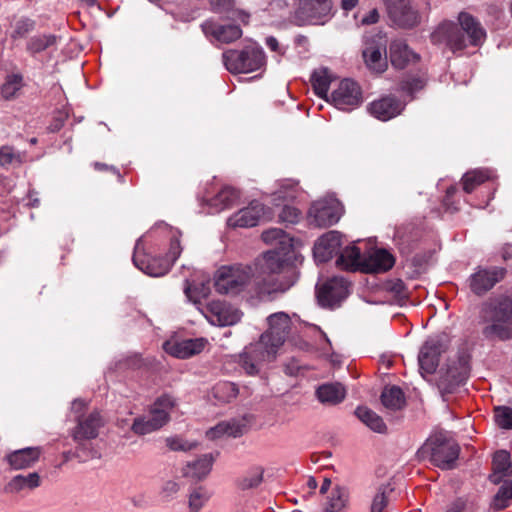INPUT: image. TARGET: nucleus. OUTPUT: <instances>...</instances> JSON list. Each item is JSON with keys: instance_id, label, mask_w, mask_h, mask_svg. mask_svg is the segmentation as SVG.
Listing matches in <instances>:
<instances>
[{"instance_id": "obj_1", "label": "nucleus", "mask_w": 512, "mask_h": 512, "mask_svg": "<svg viewBox=\"0 0 512 512\" xmlns=\"http://www.w3.org/2000/svg\"><path fill=\"white\" fill-rule=\"evenodd\" d=\"M294 258V250L266 251L259 262L262 277H256L258 293L285 292L292 287L298 280V272L292 265Z\"/></svg>"}, {"instance_id": "obj_2", "label": "nucleus", "mask_w": 512, "mask_h": 512, "mask_svg": "<svg viewBox=\"0 0 512 512\" xmlns=\"http://www.w3.org/2000/svg\"><path fill=\"white\" fill-rule=\"evenodd\" d=\"M456 23L445 21L431 34L433 44L445 46L453 53L464 50L468 45L480 46L486 39V31L481 23L466 12L459 13Z\"/></svg>"}, {"instance_id": "obj_3", "label": "nucleus", "mask_w": 512, "mask_h": 512, "mask_svg": "<svg viewBox=\"0 0 512 512\" xmlns=\"http://www.w3.org/2000/svg\"><path fill=\"white\" fill-rule=\"evenodd\" d=\"M158 230H161L169 236L170 245L169 251L164 258L150 257L144 255L141 257L139 255L141 239H138L135 245V252L133 255V263L134 265L144 272L145 274L152 277H160L165 275L172 264L177 260L180 256L182 247L180 245V236L181 233L166 223H157L150 231V233H156Z\"/></svg>"}, {"instance_id": "obj_4", "label": "nucleus", "mask_w": 512, "mask_h": 512, "mask_svg": "<svg viewBox=\"0 0 512 512\" xmlns=\"http://www.w3.org/2000/svg\"><path fill=\"white\" fill-rule=\"evenodd\" d=\"M342 247V235L331 230L317 239L313 247L314 259L318 263L329 261L333 255L338 254L335 261L336 268L341 271H352V246Z\"/></svg>"}, {"instance_id": "obj_5", "label": "nucleus", "mask_w": 512, "mask_h": 512, "mask_svg": "<svg viewBox=\"0 0 512 512\" xmlns=\"http://www.w3.org/2000/svg\"><path fill=\"white\" fill-rule=\"evenodd\" d=\"M214 286L220 294L236 295L250 287L258 292L259 282L250 266H223L215 274Z\"/></svg>"}, {"instance_id": "obj_6", "label": "nucleus", "mask_w": 512, "mask_h": 512, "mask_svg": "<svg viewBox=\"0 0 512 512\" xmlns=\"http://www.w3.org/2000/svg\"><path fill=\"white\" fill-rule=\"evenodd\" d=\"M175 404L168 394L158 397L147 414L134 418L131 430L140 436L159 430L169 422Z\"/></svg>"}, {"instance_id": "obj_7", "label": "nucleus", "mask_w": 512, "mask_h": 512, "mask_svg": "<svg viewBox=\"0 0 512 512\" xmlns=\"http://www.w3.org/2000/svg\"><path fill=\"white\" fill-rule=\"evenodd\" d=\"M419 452L429 453L431 461L437 467L452 469L458 459L460 447L456 441L440 432L431 436Z\"/></svg>"}, {"instance_id": "obj_8", "label": "nucleus", "mask_w": 512, "mask_h": 512, "mask_svg": "<svg viewBox=\"0 0 512 512\" xmlns=\"http://www.w3.org/2000/svg\"><path fill=\"white\" fill-rule=\"evenodd\" d=\"M225 68L231 73H250L265 65L266 57L259 46L246 47L241 51L228 50L222 54Z\"/></svg>"}, {"instance_id": "obj_9", "label": "nucleus", "mask_w": 512, "mask_h": 512, "mask_svg": "<svg viewBox=\"0 0 512 512\" xmlns=\"http://www.w3.org/2000/svg\"><path fill=\"white\" fill-rule=\"evenodd\" d=\"M277 352L260 339L244 348L239 354V366L250 376L257 375L261 368L273 361Z\"/></svg>"}, {"instance_id": "obj_10", "label": "nucleus", "mask_w": 512, "mask_h": 512, "mask_svg": "<svg viewBox=\"0 0 512 512\" xmlns=\"http://www.w3.org/2000/svg\"><path fill=\"white\" fill-rule=\"evenodd\" d=\"M342 210L338 199L326 196L312 203L307 213V221L314 227H329L339 221Z\"/></svg>"}, {"instance_id": "obj_11", "label": "nucleus", "mask_w": 512, "mask_h": 512, "mask_svg": "<svg viewBox=\"0 0 512 512\" xmlns=\"http://www.w3.org/2000/svg\"><path fill=\"white\" fill-rule=\"evenodd\" d=\"M331 0H299L293 21L298 26L324 24L330 17Z\"/></svg>"}, {"instance_id": "obj_12", "label": "nucleus", "mask_w": 512, "mask_h": 512, "mask_svg": "<svg viewBox=\"0 0 512 512\" xmlns=\"http://www.w3.org/2000/svg\"><path fill=\"white\" fill-rule=\"evenodd\" d=\"M349 281L342 276H334L322 285L316 286L318 304L327 309H336L349 295Z\"/></svg>"}, {"instance_id": "obj_13", "label": "nucleus", "mask_w": 512, "mask_h": 512, "mask_svg": "<svg viewBox=\"0 0 512 512\" xmlns=\"http://www.w3.org/2000/svg\"><path fill=\"white\" fill-rule=\"evenodd\" d=\"M448 346L449 337L446 334L428 338L418 355L420 370L427 374H433L439 365L441 354L448 349Z\"/></svg>"}, {"instance_id": "obj_14", "label": "nucleus", "mask_w": 512, "mask_h": 512, "mask_svg": "<svg viewBox=\"0 0 512 512\" xmlns=\"http://www.w3.org/2000/svg\"><path fill=\"white\" fill-rule=\"evenodd\" d=\"M267 323L268 329L259 339L278 352L290 332L291 319L285 312H277L267 317Z\"/></svg>"}, {"instance_id": "obj_15", "label": "nucleus", "mask_w": 512, "mask_h": 512, "mask_svg": "<svg viewBox=\"0 0 512 512\" xmlns=\"http://www.w3.org/2000/svg\"><path fill=\"white\" fill-rule=\"evenodd\" d=\"M386 38L381 34L372 39L366 38L363 49V59L369 70L382 73L387 68Z\"/></svg>"}, {"instance_id": "obj_16", "label": "nucleus", "mask_w": 512, "mask_h": 512, "mask_svg": "<svg viewBox=\"0 0 512 512\" xmlns=\"http://www.w3.org/2000/svg\"><path fill=\"white\" fill-rule=\"evenodd\" d=\"M205 318L217 326H231L238 323L242 313L232 305L223 301H211L202 310Z\"/></svg>"}, {"instance_id": "obj_17", "label": "nucleus", "mask_w": 512, "mask_h": 512, "mask_svg": "<svg viewBox=\"0 0 512 512\" xmlns=\"http://www.w3.org/2000/svg\"><path fill=\"white\" fill-rule=\"evenodd\" d=\"M505 272L498 267L478 268L468 279L469 288L474 294L483 295L504 278Z\"/></svg>"}, {"instance_id": "obj_18", "label": "nucleus", "mask_w": 512, "mask_h": 512, "mask_svg": "<svg viewBox=\"0 0 512 512\" xmlns=\"http://www.w3.org/2000/svg\"><path fill=\"white\" fill-rule=\"evenodd\" d=\"M265 214V206L258 200H253L248 206L238 210L227 219L231 228H251L260 222Z\"/></svg>"}, {"instance_id": "obj_19", "label": "nucleus", "mask_w": 512, "mask_h": 512, "mask_svg": "<svg viewBox=\"0 0 512 512\" xmlns=\"http://www.w3.org/2000/svg\"><path fill=\"white\" fill-rule=\"evenodd\" d=\"M385 5L389 17L396 25L411 28L418 23V13L411 7L410 0H385Z\"/></svg>"}, {"instance_id": "obj_20", "label": "nucleus", "mask_w": 512, "mask_h": 512, "mask_svg": "<svg viewBox=\"0 0 512 512\" xmlns=\"http://www.w3.org/2000/svg\"><path fill=\"white\" fill-rule=\"evenodd\" d=\"M385 5L389 17L396 25L411 28L418 23V13L411 7L410 0H385Z\"/></svg>"}, {"instance_id": "obj_21", "label": "nucleus", "mask_w": 512, "mask_h": 512, "mask_svg": "<svg viewBox=\"0 0 512 512\" xmlns=\"http://www.w3.org/2000/svg\"><path fill=\"white\" fill-rule=\"evenodd\" d=\"M385 5L389 17L396 25L411 28L418 23V13L411 7L410 0H385Z\"/></svg>"}, {"instance_id": "obj_22", "label": "nucleus", "mask_w": 512, "mask_h": 512, "mask_svg": "<svg viewBox=\"0 0 512 512\" xmlns=\"http://www.w3.org/2000/svg\"><path fill=\"white\" fill-rule=\"evenodd\" d=\"M206 343L207 341L204 338L168 340L164 342L163 349L173 357L186 359L200 353Z\"/></svg>"}, {"instance_id": "obj_23", "label": "nucleus", "mask_w": 512, "mask_h": 512, "mask_svg": "<svg viewBox=\"0 0 512 512\" xmlns=\"http://www.w3.org/2000/svg\"><path fill=\"white\" fill-rule=\"evenodd\" d=\"M201 27L207 37H212L219 43L229 44L242 36V29L237 24H220L213 20H207Z\"/></svg>"}, {"instance_id": "obj_24", "label": "nucleus", "mask_w": 512, "mask_h": 512, "mask_svg": "<svg viewBox=\"0 0 512 512\" xmlns=\"http://www.w3.org/2000/svg\"><path fill=\"white\" fill-rule=\"evenodd\" d=\"M389 58L393 67L404 69L408 64L414 63L419 56L413 52L402 39H395L389 45Z\"/></svg>"}, {"instance_id": "obj_25", "label": "nucleus", "mask_w": 512, "mask_h": 512, "mask_svg": "<svg viewBox=\"0 0 512 512\" xmlns=\"http://www.w3.org/2000/svg\"><path fill=\"white\" fill-rule=\"evenodd\" d=\"M404 106L395 97L386 96L369 105V112L379 120L387 121L401 113Z\"/></svg>"}, {"instance_id": "obj_26", "label": "nucleus", "mask_w": 512, "mask_h": 512, "mask_svg": "<svg viewBox=\"0 0 512 512\" xmlns=\"http://www.w3.org/2000/svg\"><path fill=\"white\" fill-rule=\"evenodd\" d=\"M315 396L321 404L334 406L344 400L346 390L339 382H326L316 388Z\"/></svg>"}, {"instance_id": "obj_27", "label": "nucleus", "mask_w": 512, "mask_h": 512, "mask_svg": "<svg viewBox=\"0 0 512 512\" xmlns=\"http://www.w3.org/2000/svg\"><path fill=\"white\" fill-rule=\"evenodd\" d=\"M40 453L38 447H26L12 451L5 459L13 470H22L33 466L38 461Z\"/></svg>"}, {"instance_id": "obj_28", "label": "nucleus", "mask_w": 512, "mask_h": 512, "mask_svg": "<svg viewBox=\"0 0 512 512\" xmlns=\"http://www.w3.org/2000/svg\"><path fill=\"white\" fill-rule=\"evenodd\" d=\"M103 424L102 418L99 412L94 411L78 419V425L74 431L75 440H87L96 438L98 435V429Z\"/></svg>"}, {"instance_id": "obj_29", "label": "nucleus", "mask_w": 512, "mask_h": 512, "mask_svg": "<svg viewBox=\"0 0 512 512\" xmlns=\"http://www.w3.org/2000/svg\"><path fill=\"white\" fill-rule=\"evenodd\" d=\"M240 198V193L235 188L226 186L221 189L214 197L205 200L209 206L208 213H218L231 207Z\"/></svg>"}, {"instance_id": "obj_30", "label": "nucleus", "mask_w": 512, "mask_h": 512, "mask_svg": "<svg viewBox=\"0 0 512 512\" xmlns=\"http://www.w3.org/2000/svg\"><path fill=\"white\" fill-rule=\"evenodd\" d=\"M335 108L342 111H350L352 106V80L345 78L340 81L338 87L329 96V101Z\"/></svg>"}, {"instance_id": "obj_31", "label": "nucleus", "mask_w": 512, "mask_h": 512, "mask_svg": "<svg viewBox=\"0 0 512 512\" xmlns=\"http://www.w3.org/2000/svg\"><path fill=\"white\" fill-rule=\"evenodd\" d=\"M210 291V279L208 277L203 276L199 282L185 278V296L194 304H199L201 299L207 298Z\"/></svg>"}, {"instance_id": "obj_32", "label": "nucleus", "mask_w": 512, "mask_h": 512, "mask_svg": "<svg viewBox=\"0 0 512 512\" xmlns=\"http://www.w3.org/2000/svg\"><path fill=\"white\" fill-rule=\"evenodd\" d=\"M333 79V74L326 67H320L312 72L310 81L318 97L329 101L328 91Z\"/></svg>"}, {"instance_id": "obj_33", "label": "nucleus", "mask_w": 512, "mask_h": 512, "mask_svg": "<svg viewBox=\"0 0 512 512\" xmlns=\"http://www.w3.org/2000/svg\"><path fill=\"white\" fill-rule=\"evenodd\" d=\"M213 456L204 454L192 462H188L183 469L186 477L201 480L205 478L211 471L213 465Z\"/></svg>"}, {"instance_id": "obj_34", "label": "nucleus", "mask_w": 512, "mask_h": 512, "mask_svg": "<svg viewBox=\"0 0 512 512\" xmlns=\"http://www.w3.org/2000/svg\"><path fill=\"white\" fill-rule=\"evenodd\" d=\"M60 38L54 34H38L26 42V51L33 57L39 53L56 48Z\"/></svg>"}, {"instance_id": "obj_35", "label": "nucleus", "mask_w": 512, "mask_h": 512, "mask_svg": "<svg viewBox=\"0 0 512 512\" xmlns=\"http://www.w3.org/2000/svg\"><path fill=\"white\" fill-rule=\"evenodd\" d=\"M24 86V76L21 72L8 73L0 86V95L6 101L13 100L18 96Z\"/></svg>"}, {"instance_id": "obj_36", "label": "nucleus", "mask_w": 512, "mask_h": 512, "mask_svg": "<svg viewBox=\"0 0 512 512\" xmlns=\"http://www.w3.org/2000/svg\"><path fill=\"white\" fill-rule=\"evenodd\" d=\"M41 484L40 475L37 472L29 474H18L14 476L5 486L8 493H18L24 489H35Z\"/></svg>"}, {"instance_id": "obj_37", "label": "nucleus", "mask_w": 512, "mask_h": 512, "mask_svg": "<svg viewBox=\"0 0 512 512\" xmlns=\"http://www.w3.org/2000/svg\"><path fill=\"white\" fill-rule=\"evenodd\" d=\"M261 237L265 243L273 245L275 250H294L293 239L280 228L265 230Z\"/></svg>"}, {"instance_id": "obj_38", "label": "nucleus", "mask_w": 512, "mask_h": 512, "mask_svg": "<svg viewBox=\"0 0 512 512\" xmlns=\"http://www.w3.org/2000/svg\"><path fill=\"white\" fill-rule=\"evenodd\" d=\"M395 259L385 249H377L367 259V267L371 272H386L393 267Z\"/></svg>"}, {"instance_id": "obj_39", "label": "nucleus", "mask_w": 512, "mask_h": 512, "mask_svg": "<svg viewBox=\"0 0 512 512\" xmlns=\"http://www.w3.org/2000/svg\"><path fill=\"white\" fill-rule=\"evenodd\" d=\"M27 158L25 151H20L11 145L0 146V167L10 169L21 166Z\"/></svg>"}, {"instance_id": "obj_40", "label": "nucleus", "mask_w": 512, "mask_h": 512, "mask_svg": "<svg viewBox=\"0 0 512 512\" xmlns=\"http://www.w3.org/2000/svg\"><path fill=\"white\" fill-rule=\"evenodd\" d=\"M494 176V171L485 168L468 171L462 177L463 190L466 193H471L478 185L493 179Z\"/></svg>"}, {"instance_id": "obj_41", "label": "nucleus", "mask_w": 512, "mask_h": 512, "mask_svg": "<svg viewBox=\"0 0 512 512\" xmlns=\"http://www.w3.org/2000/svg\"><path fill=\"white\" fill-rule=\"evenodd\" d=\"M354 414L369 429L376 433L384 434L387 432V426L383 419L374 411L367 407H358Z\"/></svg>"}, {"instance_id": "obj_42", "label": "nucleus", "mask_w": 512, "mask_h": 512, "mask_svg": "<svg viewBox=\"0 0 512 512\" xmlns=\"http://www.w3.org/2000/svg\"><path fill=\"white\" fill-rule=\"evenodd\" d=\"M381 402L385 408L396 411L404 407L405 396L401 388L387 386L382 391Z\"/></svg>"}, {"instance_id": "obj_43", "label": "nucleus", "mask_w": 512, "mask_h": 512, "mask_svg": "<svg viewBox=\"0 0 512 512\" xmlns=\"http://www.w3.org/2000/svg\"><path fill=\"white\" fill-rule=\"evenodd\" d=\"M512 500V481H505L490 503V511L498 512L510 506Z\"/></svg>"}, {"instance_id": "obj_44", "label": "nucleus", "mask_w": 512, "mask_h": 512, "mask_svg": "<svg viewBox=\"0 0 512 512\" xmlns=\"http://www.w3.org/2000/svg\"><path fill=\"white\" fill-rule=\"evenodd\" d=\"M349 500V491L348 489L335 486L331 492V495L328 497L325 511L326 512H341L343 508L346 506Z\"/></svg>"}, {"instance_id": "obj_45", "label": "nucleus", "mask_w": 512, "mask_h": 512, "mask_svg": "<svg viewBox=\"0 0 512 512\" xmlns=\"http://www.w3.org/2000/svg\"><path fill=\"white\" fill-rule=\"evenodd\" d=\"M298 183L292 179L281 180L273 192L274 201H293L299 194Z\"/></svg>"}, {"instance_id": "obj_46", "label": "nucleus", "mask_w": 512, "mask_h": 512, "mask_svg": "<svg viewBox=\"0 0 512 512\" xmlns=\"http://www.w3.org/2000/svg\"><path fill=\"white\" fill-rule=\"evenodd\" d=\"M212 393L215 399H217L221 403H230L239 394V388L237 384L229 381H222L217 383L213 389Z\"/></svg>"}, {"instance_id": "obj_47", "label": "nucleus", "mask_w": 512, "mask_h": 512, "mask_svg": "<svg viewBox=\"0 0 512 512\" xmlns=\"http://www.w3.org/2000/svg\"><path fill=\"white\" fill-rule=\"evenodd\" d=\"M264 470L260 466L250 468L243 476L239 477L236 485L241 490L258 487L263 481Z\"/></svg>"}, {"instance_id": "obj_48", "label": "nucleus", "mask_w": 512, "mask_h": 512, "mask_svg": "<svg viewBox=\"0 0 512 512\" xmlns=\"http://www.w3.org/2000/svg\"><path fill=\"white\" fill-rule=\"evenodd\" d=\"M36 21L27 16H21L11 25L10 38L19 40L25 38L29 33L35 30Z\"/></svg>"}, {"instance_id": "obj_49", "label": "nucleus", "mask_w": 512, "mask_h": 512, "mask_svg": "<svg viewBox=\"0 0 512 512\" xmlns=\"http://www.w3.org/2000/svg\"><path fill=\"white\" fill-rule=\"evenodd\" d=\"M393 491L390 484H382L378 487L377 492L372 500L371 512H382L387 506V495Z\"/></svg>"}, {"instance_id": "obj_50", "label": "nucleus", "mask_w": 512, "mask_h": 512, "mask_svg": "<svg viewBox=\"0 0 512 512\" xmlns=\"http://www.w3.org/2000/svg\"><path fill=\"white\" fill-rule=\"evenodd\" d=\"M492 469L508 475L512 472L510 454L505 450H499L494 454Z\"/></svg>"}, {"instance_id": "obj_51", "label": "nucleus", "mask_w": 512, "mask_h": 512, "mask_svg": "<svg viewBox=\"0 0 512 512\" xmlns=\"http://www.w3.org/2000/svg\"><path fill=\"white\" fill-rule=\"evenodd\" d=\"M208 492L203 487L192 490L189 495V509L192 512H198L209 499Z\"/></svg>"}, {"instance_id": "obj_52", "label": "nucleus", "mask_w": 512, "mask_h": 512, "mask_svg": "<svg viewBox=\"0 0 512 512\" xmlns=\"http://www.w3.org/2000/svg\"><path fill=\"white\" fill-rule=\"evenodd\" d=\"M166 445L172 451L187 452L197 447L196 441H188L179 436H173L166 439Z\"/></svg>"}, {"instance_id": "obj_53", "label": "nucleus", "mask_w": 512, "mask_h": 512, "mask_svg": "<svg viewBox=\"0 0 512 512\" xmlns=\"http://www.w3.org/2000/svg\"><path fill=\"white\" fill-rule=\"evenodd\" d=\"M495 421L503 429H512V408L501 406L495 408Z\"/></svg>"}, {"instance_id": "obj_54", "label": "nucleus", "mask_w": 512, "mask_h": 512, "mask_svg": "<svg viewBox=\"0 0 512 512\" xmlns=\"http://www.w3.org/2000/svg\"><path fill=\"white\" fill-rule=\"evenodd\" d=\"M425 84V80L421 77H409L401 82L400 90L412 96L414 93L422 90Z\"/></svg>"}, {"instance_id": "obj_55", "label": "nucleus", "mask_w": 512, "mask_h": 512, "mask_svg": "<svg viewBox=\"0 0 512 512\" xmlns=\"http://www.w3.org/2000/svg\"><path fill=\"white\" fill-rule=\"evenodd\" d=\"M278 217H279L280 222H282V223L296 224L299 222V220L301 218V212L296 207L286 204L281 209Z\"/></svg>"}, {"instance_id": "obj_56", "label": "nucleus", "mask_w": 512, "mask_h": 512, "mask_svg": "<svg viewBox=\"0 0 512 512\" xmlns=\"http://www.w3.org/2000/svg\"><path fill=\"white\" fill-rule=\"evenodd\" d=\"M117 365L119 366V369H138L142 366V359L138 354H133L131 356L126 357L124 361L120 360Z\"/></svg>"}, {"instance_id": "obj_57", "label": "nucleus", "mask_w": 512, "mask_h": 512, "mask_svg": "<svg viewBox=\"0 0 512 512\" xmlns=\"http://www.w3.org/2000/svg\"><path fill=\"white\" fill-rule=\"evenodd\" d=\"M224 424L227 425L226 427V435L232 436V437H238L242 434V429L244 427L243 424H241L237 420H230V421H223Z\"/></svg>"}, {"instance_id": "obj_58", "label": "nucleus", "mask_w": 512, "mask_h": 512, "mask_svg": "<svg viewBox=\"0 0 512 512\" xmlns=\"http://www.w3.org/2000/svg\"><path fill=\"white\" fill-rule=\"evenodd\" d=\"M227 425L224 422L218 423L216 426L206 431V437L210 440H215L223 435H226Z\"/></svg>"}, {"instance_id": "obj_59", "label": "nucleus", "mask_w": 512, "mask_h": 512, "mask_svg": "<svg viewBox=\"0 0 512 512\" xmlns=\"http://www.w3.org/2000/svg\"><path fill=\"white\" fill-rule=\"evenodd\" d=\"M211 8L216 13L229 11L232 7V0H210Z\"/></svg>"}, {"instance_id": "obj_60", "label": "nucleus", "mask_w": 512, "mask_h": 512, "mask_svg": "<svg viewBox=\"0 0 512 512\" xmlns=\"http://www.w3.org/2000/svg\"><path fill=\"white\" fill-rule=\"evenodd\" d=\"M265 44L273 52L281 55L285 53V49L279 44L278 40L274 36L266 37Z\"/></svg>"}, {"instance_id": "obj_61", "label": "nucleus", "mask_w": 512, "mask_h": 512, "mask_svg": "<svg viewBox=\"0 0 512 512\" xmlns=\"http://www.w3.org/2000/svg\"><path fill=\"white\" fill-rule=\"evenodd\" d=\"M301 368V365L296 359H291L284 365V371L289 376H296Z\"/></svg>"}, {"instance_id": "obj_62", "label": "nucleus", "mask_w": 512, "mask_h": 512, "mask_svg": "<svg viewBox=\"0 0 512 512\" xmlns=\"http://www.w3.org/2000/svg\"><path fill=\"white\" fill-rule=\"evenodd\" d=\"M379 20V12L376 8H373L372 10L369 11V13L362 17L361 19V24L363 25H370V24H375L377 23Z\"/></svg>"}, {"instance_id": "obj_63", "label": "nucleus", "mask_w": 512, "mask_h": 512, "mask_svg": "<svg viewBox=\"0 0 512 512\" xmlns=\"http://www.w3.org/2000/svg\"><path fill=\"white\" fill-rule=\"evenodd\" d=\"M466 505L467 501L464 498H457L450 504L447 512H463Z\"/></svg>"}, {"instance_id": "obj_64", "label": "nucleus", "mask_w": 512, "mask_h": 512, "mask_svg": "<svg viewBox=\"0 0 512 512\" xmlns=\"http://www.w3.org/2000/svg\"><path fill=\"white\" fill-rule=\"evenodd\" d=\"M178 490H179L178 483L175 481H172V480L165 482L162 487V492L168 497L177 493Z\"/></svg>"}]
</instances>
